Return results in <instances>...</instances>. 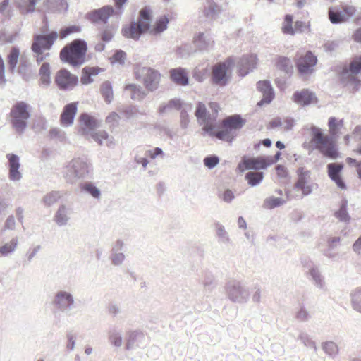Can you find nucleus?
Returning a JSON list of instances; mask_svg holds the SVG:
<instances>
[{
    "label": "nucleus",
    "mask_w": 361,
    "mask_h": 361,
    "mask_svg": "<svg viewBox=\"0 0 361 361\" xmlns=\"http://www.w3.org/2000/svg\"><path fill=\"white\" fill-rule=\"evenodd\" d=\"M343 125V120L337 121L335 117H330L328 121L330 136L324 135L322 130L315 126H311L310 127L311 141L314 144L315 149L319 150L324 157L332 160L337 159L340 155L334 140V137L338 134L339 128Z\"/></svg>",
    "instance_id": "nucleus-1"
},
{
    "label": "nucleus",
    "mask_w": 361,
    "mask_h": 361,
    "mask_svg": "<svg viewBox=\"0 0 361 361\" xmlns=\"http://www.w3.org/2000/svg\"><path fill=\"white\" fill-rule=\"evenodd\" d=\"M87 45L85 40L77 39L66 45L60 51V58L63 62L73 67H78L85 61Z\"/></svg>",
    "instance_id": "nucleus-2"
},
{
    "label": "nucleus",
    "mask_w": 361,
    "mask_h": 361,
    "mask_svg": "<svg viewBox=\"0 0 361 361\" xmlns=\"http://www.w3.org/2000/svg\"><path fill=\"white\" fill-rule=\"evenodd\" d=\"M80 122L84 126L82 128V134L90 136L99 145H106L111 147L114 145V138L109 135L105 130H99L94 132L93 130L99 126V123L93 116L87 113H83L80 116Z\"/></svg>",
    "instance_id": "nucleus-3"
},
{
    "label": "nucleus",
    "mask_w": 361,
    "mask_h": 361,
    "mask_svg": "<svg viewBox=\"0 0 361 361\" xmlns=\"http://www.w3.org/2000/svg\"><path fill=\"white\" fill-rule=\"evenodd\" d=\"M30 110V105L23 101L16 102L11 107L8 118L16 133L21 135L27 128L28 120L31 117Z\"/></svg>",
    "instance_id": "nucleus-4"
},
{
    "label": "nucleus",
    "mask_w": 361,
    "mask_h": 361,
    "mask_svg": "<svg viewBox=\"0 0 361 361\" xmlns=\"http://www.w3.org/2000/svg\"><path fill=\"white\" fill-rule=\"evenodd\" d=\"M93 171L92 164L85 157L73 159L67 165L65 176L68 181L73 183L77 179L88 178Z\"/></svg>",
    "instance_id": "nucleus-5"
},
{
    "label": "nucleus",
    "mask_w": 361,
    "mask_h": 361,
    "mask_svg": "<svg viewBox=\"0 0 361 361\" xmlns=\"http://www.w3.org/2000/svg\"><path fill=\"white\" fill-rule=\"evenodd\" d=\"M54 307L53 314L56 321H61V314H69L75 307V299L73 294L64 290H58L51 301Z\"/></svg>",
    "instance_id": "nucleus-6"
},
{
    "label": "nucleus",
    "mask_w": 361,
    "mask_h": 361,
    "mask_svg": "<svg viewBox=\"0 0 361 361\" xmlns=\"http://www.w3.org/2000/svg\"><path fill=\"white\" fill-rule=\"evenodd\" d=\"M150 22V10L145 7L140 11V18L137 23L132 22L129 26L123 28V35L128 38L138 39L142 33L149 30Z\"/></svg>",
    "instance_id": "nucleus-7"
},
{
    "label": "nucleus",
    "mask_w": 361,
    "mask_h": 361,
    "mask_svg": "<svg viewBox=\"0 0 361 361\" xmlns=\"http://www.w3.org/2000/svg\"><path fill=\"white\" fill-rule=\"evenodd\" d=\"M233 65L234 61L231 58L214 65L211 74L212 83L219 87L226 86L230 80L229 70Z\"/></svg>",
    "instance_id": "nucleus-8"
},
{
    "label": "nucleus",
    "mask_w": 361,
    "mask_h": 361,
    "mask_svg": "<svg viewBox=\"0 0 361 361\" xmlns=\"http://www.w3.org/2000/svg\"><path fill=\"white\" fill-rule=\"evenodd\" d=\"M227 297L233 302L244 304L250 298L249 288L242 282L236 280L229 281L226 286Z\"/></svg>",
    "instance_id": "nucleus-9"
},
{
    "label": "nucleus",
    "mask_w": 361,
    "mask_h": 361,
    "mask_svg": "<svg viewBox=\"0 0 361 361\" xmlns=\"http://www.w3.org/2000/svg\"><path fill=\"white\" fill-rule=\"evenodd\" d=\"M302 267L306 269V276L313 285L320 290H325L326 283L319 266L308 258L301 260Z\"/></svg>",
    "instance_id": "nucleus-10"
},
{
    "label": "nucleus",
    "mask_w": 361,
    "mask_h": 361,
    "mask_svg": "<svg viewBox=\"0 0 361 361\" xmlns=\"http://www.w3.org/2000/svg\"><path fill=\"white\" fill-rule=\"evenodd\" d=\"M135 74L137 79L142 78L143 83L149 91H154L158 88L160 74L157 71L148 67H142Z\"/></svg>",
    "instance_id": "nucleus-11"
},
{
    "label": "nucleus",
    "mask_w": 361,
    "mask_h": 361,
    "mask_svg": "<svg viewBox=\"0 0 361 361\" xmlns=\"http://www.w3.org/2000/svg\"><path fill=\"white\" fill-rule=\"evenodd\" d=\"M296 174L298 179L294 185L295 189L300 190L303 196L310 195L314 186H317L314 183H310L311 171L303 166H300L297 169Z\"/></svg>",
    "instance_id": "nucleus-12"
},
{
    "label": "nucleus",
    "mask_w": 361,
    "mask_h": 361,
    "mask_svg": "<svg viewBox=\"0 0 361 361\" xmlns=\"http://www.w3.org/2000/svg\"><path fill=\"white\" fill-rule=\"evenodd\" d=\"M58 37V32L52 31L48 35H36L32 44V51L34 53L43 52L44 50L51 49L52 45Z\"/></svg>",
    "instance_id": "nucleus-13"
},
{
    "label": "nucleus",
    "mask_w": 361,
    "mask_h": 361,
    "mask_svg": "<svg viewBox=\"0 0 361 361\" xmlns=\"http://www.w3.org/2000/svg\"><path fill=\"white\" fill-rule=\"evenodd\" d=\"M270 163H268L267 159L262 157H247L244 156L242 157L240 162L238 165V169L240 173H243L245 170H258L265 169Z\"/></svg>",
    "instance_id": "nucleus-14"
},
{
    "label": "nucleus",
    "mask_w": 361,
    "mask_h": 361,
    "mask_svg": "<svg viewBox=\"0 0 361 361\" xmlns=\"http://www.w3.org/2000/svg\"><path fill=\"white\" fill-rule=\"evenodd\" d=\"M55 82L60 90H68L78 85V78L76 75L71 74L68 70L63 68L56 73Z\"/></svg>",
    "instance_id": "nucleus-15"
},
{
    "label": "nucleus",
    "mask_w": 361,
    "mask_h": 361,
    "mask_svg": "<svg viewBox=\"0 0 361 361\" xmlns=\"http://www.w3.org/2000/svg\"><path fill=\"white\" fill-rule=\"evenodd\" d=\"M355 11V7L351 6H343L341 10L337 7H331L329 9V20L333 24L343 23L351 18Z\"/></svg>",
    "instance_id": "nucleus-16"
},
{
    "label": "nucleus",
    "mask_w": 361,
    "mask_h": 361,
    "mask_svg": "<svg viewBox=\"0 0 361 361\" xmlns=\"http://www.w3.org/2000/svg\"><path fill=\"white\" fill-rule=\"evenodd\" d=\"M317 62V56L312 51H308L304 56H301L297 59L295 64L300 74L308 75L314 71V67Z\"/></svg>",
    "instance_id": "nucleus-17"
},
{
    "label": "nucleus",
    "mask_w": 361,
    "mask_h": 361,
    "mask_svg": "<svg viewBox=\"0 0 361 361\" xmlns=\"http://www.w3.org/2000/svg\"><path fill=\"white\" fill-rule=\"evenodd\" d=\"M114 12V8L111 6H104L99 9L88 12L86 14V18L92 23L102 22L106 23Z\"/></svg>",
    "instance_id": "nucleus-18"
},
{
    "label": "nucleus",
    "mask_w": 361,
    "mask_h": 361,
    "mask_svg": "<svg viewBox=\"0 0 361 361\" xmlns=\"http://www.w3.org/2000/svg\"><path fill=\"white\" fill-rule=\"evenodd\" d=\"M326 168L330 179L336 184L338 188L343 190L345 189L346 185L341 176L343 164L342 163H330L327 165Z\"/></svg>",
    "instance_id": "nucleus-19"
},
{
    "label": "nucleus",
    "mask_w": 361,
    "mask_h": 361,
    "mask_svg": "<svg viewBox=\"0 0 361 361\" xmlns=\"http://www.w3.org/2000/svg\"><path fill=\"white\" fill-rule=\"evenodd\" d=\"M147 344V338L139 331H133L128 334L126 344V349L131 350L136 348H145Z\"/></svg>",
    "instance_id": "nucleus-20"
},
{
    "label": "nucleus",
    "mask_w": 361,
    "mask_h": 361,
    "mask_svg": "<svg viewBox=\"0 0 361 361\" xmlns=\"http://www.w3.org/2000/svg\"><path fill=\"white\" fill-rule=\"evenodd\" d=\"M257 88L262 94V99L257 103L258 106L269 104L274 98V91L269 80H260L257 83Z\"/></svg>",
    "instance_id": "nucleus-21"
},
{
    "label": "nucleus",
    "mask_w": 361,
    "mask_h": 361,
    "mask_svg": "<svg viewBox=\"0 0 361 361\" xmlns=\"http://www.w3.org/2000/svg\"><path fill=\"white\" fill-rule=\"evenodd\" d=\"M257 65V56L254 54H248L242 56L238 63V72L241 76H245L255 68Z\"/></svg>",
    "instance_id": "nucleus-22"
},
{
    "label": "nucleus",
    "mask_w": 361,
    "mask_h": 361,
    "mask_svg": "<svg viewBox=\"0 0 361 361\" xmlns=\"http://www.w3.org/2000/svg\"><path fill=\"white\" fill-rule=\"evenodd\" d=\"M6 157L8 160V178L12 181H18L22 178V174L19 171L20 166V158L14 154H8Z\"/></svg>",
    "instance_id": "nucleus-23"
},
{
    "label": "nucleus",
    "mask_w": 361,
    "mask_h": 361,
    "mask_svg": "<svg viewBox=\"0 0 361 361\" xmlns=\"http://www.w3.org/2000/svg\"><path fill=\"white\" fill-rule=\"evenodd\" d=\"M77 113V103L73 102L66 104L61 115V122L63 126H69L73 124L75 116Z\"/></svg>",
    "instance_id": "nucleus-24"
},
{
    "label": "nucleus",
    "mask_w": 361,
    "mask_h": 361,
    "mask_svg": "<svg viewBox=\"0 0 361 361\" xmlns=\"http://www.w3.org/2000/svg\"><path fill=\"white\" fill-rule=\"evenodd\" d=\"M72 213V209L65 204H61L55 213L54 221L59 226H66Z\"/></svg>",
    "instance_id": "nucleus-25"
},
{
    "label": "nucleus",
    "mask_w": 361,
    "mask_h": 361,
    "mask_svg": "<svg viewBox=\"0 0 361 361\" xmlns=\"http://www.w3.org/2000/svg\"><path fill=\"white\" fill-rule=\"evenodd\" d=\"M316 99L315 94L307 89L296 91L293 95V100L298 104L307 106Z\"/></svg>",
    "instance_id": "nucleus-26"
},
{
    "label": "nucleus",
    "mask_w": 361,
    "mask_h": 361,
    "mask_svg": "<svg viewBox=\"0 0 361 361\" xmlns=\"http://www.w3.org/2000/svg\"><path fill=\"white\" fill-rule=\"evenodd\" d=\"M245 123L246 121L239 114L228 116L223 120L224 126H228L235 132L241 129Z\"/></svg>",
    "instance_id": "nucleus-27"
},
{
    "label": "nucleus",
    "mask_w": 361,
    "mask_h": 361,
    "mask_svg": "<svg viewBox=\"0 0 361 361\" xmlns=\"http://www.w3.org/2000/svg\"><path fill=\"white\" fill-rule=\"evenodd\" d=\"M220 12L219 6L212 0H206L203 13L206 18L209 20L215 19Z\"/></svg>",
    "instance_id": "nucleus-28"
},
{
    "label": "nucleus",
    "mask_w": 361,
    "mask_h": 361,
    "mask_svg": "<svg viewBox=\"0 0 361 361\" xmlns=\"http://www.w3.org/2000/svg\"><path fill=\"white\" fill-rule=\"evenodd\" d=\"M18 245V239L17 237L11 238L7 243L0 246V256L8 257L15 252Z\"/></svg>",
    "instance_id": "nucleus-29"
},
{
    "label": "nucleus",
    "mask_w": 361,
    "mask_h": 361,
    "mask_svg": "<svg viewBox=\"0 0 361 361\" xmlns=\"http://www.w3.org/2000/svg\"><path fill=\"white\" fill-rule=\"evenodd\" d=\"M195 114L200 123L212 122L213 120L212 115L207 111L205 105L202 102H198Z\"/></svg>",
    "instance_id": "nucleus-30"
},
{
    "label": "nucleus",
    "mask_w": 361,
    "mask_h": 361,
    "mask_svg": "<svg viewBox=\"0 0 361 361\" xmlns=\"http://www.w3.org/2000/svg\"><path fill=\"white\" fill-rule=\"evenodd\" d=\"M194 43L200 50H207L212 46L213 42L203 32H200L194 37Z\"/></svg>",
    "instance_id": "nucleus-31"
},
{
    "label": "nucleus",
    "mask_w": 361,
    "mask_h": 361,
    "mask_svg": "<svg viewBox=\"0 0 361 361\" xmlns=\"http://www.w3.org/2000/svg\"><path fill=\"white\" fill-rule=\"evenodd\" d=\"M171 78L177 84L186 85L188 84V77L185 71L180 68L170 71Z\"/></svg>",
    "instance_id": "nucleus-32"
},
{
    "label": "nucleus",
    "mask_w": 361,
    "mask_h": 361,
    "mask_svg": "<svg viewBox=\"0 0 361 361\" xmlns=\"http://www.w3.org/2000/svg\"><path fill=\"white\" fill-rule=\"evenodd\" d=\"M80 190L94 199L101 197V190L92 182H85L80 184Z\"/></svg>",
    "instance_id": "nucleus-33"
},
{
    "label": "nucleus",
    "mask_w": 361,
    "mask_h": 361,
    "mask_svg": "<svg viewBox=\"0 0 361 361\" xmlns=\"http://www.w3.org/2000/svg\"><path fill=\"white\" fill-rule=\"evenodd\" d=\"M126 91H129L130 98L133 100H142L146 96L142 87L135 84H129L125 87Z\"/></svg>",
    "instance_id": "nucleus-34"
},
{
    "label": "nucleus",
    "mask_w": 361,
    "mask_h": 361,
    "mask_svg": "<svg viewBox=\"0 0 361 361\" xmlns=\"http://www.w3.org/2000/svg\"><path fill=\"white\" fill-rule=\"evenodd\" d=\"M169 22V18L166 16H161L157 20L153 27L149 30V32L154 35L161 33L167 28Z\"/></svg>",
    "instance_id": "nucleus-35"
},
{
    "label": "nucleus",
    "mask_w": 361,
    "mask_h": 361,
    "mask_svg": "<svg viewBox=\"0 0 361 361\" xmlns=\"http://www.w3.org/2000/svg\"><path fill=\"white\" fill-rule=\"evenodd\" d=\"M245 178L250 186L254 187L262 181L264 173L261 171H249L245 175Z\"/></svg>",
    "instance_id": "nucleus-36"
},
{
    "label": "nucleus",
    "mask_w": 361,
    "mask_h": 361,
    "mask_svg": "<svg viewBox=\"0 0 361 361\" xmlns=\"http://www.w3.org/2000/svg\"><path fill=\"white\" fill-rule=\"evenodd\" d=\"M182 107L181 101L178 99H172L167 104L160 105L159 111L160 114H164L172 109L180 110Z\"/></svg>",
    "instance_id": "nucleus-37"
},
{
    "label": "nucleus",
    "mask_w": 361,
    "mask_h": 361,
    "mask_svg": "<svg viewBox=\"0 0 361 361\" xmlns=\"http://www.w3.org/2000/svg\"><path fill=\"white\" fill-rule=\"evenodd\" d=\"M20 56V50L16 47H13L8 55V64L11 72L16 68L18 58Z\"/></svg>",
    "instance_id": "nucleus-38"
},
{
    "label": "nucleus",
    "mask_w": 361,
    "mask_h": 361,
    "mask_svg": "<svg viewBox=\"0 0 361 361\" xmlns=\"http://www.w3.org/2000/svg\"><path fill=\"white\" fill-rule=\"evenodd\" d=\"M215 227L218 241L223 244L229 243L230 238L228 232L225 229V227L219 222L215 224Z\"/></svg>",
    "instance_id": "nucleus-39"
},
{
    "label": "nucleus",
    "mask_w": 361,
    "mask_h": 361,
    "mask_svg": "<svg viewBox=\"0 0 361 361\" xmlns=\"http://www.w3.org/2000/svg\"><path fill=\"white\" fill-rule=\"evenodd\" d=\"M335 216L341 221L348 223L350 220L347 211V200H344L341 202L339 209L335 212Z\"/></svg>",
    "instance_id": "nucleus-40"
},
{
    "label": "nucleus",
    "mask_w": 361,
    "mask_h": 361,
    "mask_svg": "<svg viewBox=\"0 0 361 361\" xmlns=\"http://www.w3.org/2000/svg\"><path fill=\"white\" fill-rule=\"evenodd\" d=\"M109 341L115 347H121L123 343L121 332L116 329H110L109 331Z\"/></svg>",
    "instance_id": "nucleus-41"
},
{
    "label": "nucleus",
    "mask_w": 361,
    "mask_h": 361,
    "mask_svg": "<svg viewBox=\"0 0 361 361\" xmlns=\"http://www.w3.org/2000/svg\"><path fill=\"white\" fill-rule=\"evenodd\" d=\"M322 348L325 353L331 357L334 358L338 354V347L333 341H326L322 343Z\"/></svg>",
    "instance_id": "nucleus-42"
},
{
    "label": "nucleus",
    "mask_w": 361,
    "mask_h": 361,
    "mask_svg": "<svg viewBox=\"0 0 361 361\" xmlns=\"http://www.w3.org/2000/svg\"><path fill=\"white\" fill-rule=\"evenodd\" d=\"M101 93L107 103H110L113 99L112 85L109 81L104 82L101 85Z\"/></svg>",
    "instance_id": "nucleus-43"
},
{
    "label": "nucleus",
    "mask_w": 361,
    "mask_h": 361,
    "mask_svg": "<svg viewBox=\"0 0 361 361\" xmlns=\"http://www.w3.org/2000/svg\"><path fill=\"white\" fill-rule=\"evenodd\" d=\"M293 16L287 14L285 16L284 21L282 24V31L286 35H295V30L293 27Z\"/></svg>",
    "instance_id": "nucleus-44"
},
{
    "label": "nucleus",
    "mask_w": 361,
    "mask_h": 361,
    "mask_svg": "<svg viewBox=\"0 0 361 361\" xmlns=\"http://www.w3.org/2000/svg\"><path fill=\"white\" fill-rule=\"evenodd\" d=\"M77 337V334L72 331L66 333V349L68 352L70 353L74 350L76 345Z\"/></svg>",
    "instance_id": "nucleus-45"
},
{
    "label": "nucleus",
    "mask_w": 361,
    "mask_h": 361,
    "mask_svg": "<svg viewBox=\"0 0 361 361\" xmlns=\"http://www.w3.org/2000/svg\"><path fill=\"white\" fill-rule=\"evenodd\" d=\"M81 28L78 25H73L67 26L60 30L59 33H58V37H59L60 39H63L71 34L79 32Z\"/></svg>",
    "instance_id": "nucleus-46"
},
{
    "label": "nucleus",
    "mask_w": 361,
    "mask_h": 361,
    "mask_svg": "<svg viewBox=\"0 0 361 361\" xmlns=\"http://www.w3.org/2000/svg\"><path fill=\"white\" fill-rule=\"evenodd\" d=\"M276 66L279 69L286 73H290L292 69L290 60L284 56H280L278 58L276 61Z\"/></svg>",
    "instance_id": "nucleus-47"
},
{
    "label": "nucleus",
    "mask_w": 361,
    "mask_h": 361,
    "mask_svg": "<svg viewBox=\"0 0 361 361\" xmlns=\"http://www.w3.org/2000/svg\"><path fill=\"white\" fill-rule=\"evenodd\" d=\"M61 197V195L58 191H52L43 197V202L45 206L51 207L54 203H56L58 200Z\"/></svg>",
    "instance_id": "nucleus-48"
},
{
    "label": "nucleus",
    "mask_w": 361,
    "mask_h": 361,
    "mask_svg": "<svg viewBox=\"0 0 361 361\" xmlns=\"http://www.w3.org/2000/svg\"><path fill=\"white\" fill-rule=\"evenodd\" d=\"M284 203V200L279 197H271L267 198L264 202V207L267 209H273Z\"/></svg>",
    "instance_id": "nucleus-49"
},
{
    "label": "nucleus",
    "mask_w": 361,
    "mask_h": 361,
    "mask_svg": "<svg viewBox=\"0 0 361 361\" xmlns=\"http://www.w3.org/2000/svg\"><path fill=\"white\" fill-rule=\"evenodd\" d=\"M298 339L307 347L312 348L315 353L317 351V348L314 341H313L305 332H300Z\"/></svg>",
    "instance_id": "nucleus-50"
},
{
    "label": "nucleus",
    "mask_w": 361,
    "mask_h": 361,
    "mask_svg": "<svg viewBox=\"0 0 361 361\" xmlns=\"http://www.w3.org/2000/svg\"><path fill=\"white\" fill-rule=\"evenodd\" d=\"M349 71L351 74H357L361 71V55L355 56L349 64Z\"/></svg>",
    "instance_id": "nucleus-51"
},
{
    "label": "nucleus",
    "mask_w": 361,
    "mask_h": 361,
    "mask_svg": "<svg viewBox=\"0 0 361 361\" xmlns=\"http://www.w3.org/2000/svg\"><path fill=\"white\" fill-rule=\"evenodd\" d=\"M109 59L111 63H117L123 65L126 59V54L123 50H117Z\"/></svg>",
    "instance_id": "nucleus-52"
},
{
    "label": "nucleus",
    "mask_w": 361,
    "mask_h": 361,
    "mask_svg": "<svg viewBox=\"0 0 361 361\" xmlns=\"http://www.w3.org/2000/svg\"><path fill=\"white\" fill-rule=\"evenodd\" d=\"M212 136H214L222 141H225L229 143H231L234 140L233 135H228V134H227L223 128L212 133Z\"/></svg>",
    "instance_id": "nucleus-53"
},
{
    "label": "nucleus",
    "mask_w": 361,
    "mask_h": 361,
    "mask_svg": "<svg viewBox=\"0 0 361 361\" xmlns=\"http://www.w3.org/2000/svg\"><path fill=\"white\" fill-rule=\"evenodd\" d=\"M125 259V255L123 252H111V264L114 266H119L122 264Z\"/></svg>",
    "instance_id": "nucleus-54"
},
{
    "label": "nucleus",
    "mask_w": 361,
    "mask_h": 361,
    "mask_svg": "<svg viewBox=\"0 0 361 361\" xmlns=\"http://www.w3.org/2000/svg\"><path fill=\"white\" fill-rule=\"evenodd\" d=\"M204 164L208 169H212L214 168L219 162V159L216 155H210L206 157L203 160Z\"/></svg>",
    "instance_id": "nucleus-55"
},
{
    "label": "nucleus",
    "mask_w": 361,
    "mask_h": 361,
    "mask_svg": "<svg viewBox=\"0 0 361 361\" xmlns=\"http://www.w3.org/2000/svg\"><path fill=\"white\" fill-rule=\"evenodd\" d=\"M202 284L204 288L212 289L215 285L214 276L212 274H206L202 280Z\"/></svg>",
    "instance_id": "nucleus-56"
},
{
    "label": "nucleus",
    "mask_w": 361,
    "mask_h": 361,
    "mask_svg": "<svg viewBox=\"0 0 361 361\" xmlns=\"http://www.w3.org/2000/svg\"><path fill=\"white\" fill-rule=\"evenodd\" d=\"M80 82L83 85H88L93 82V79L92 78L91 73L89 71L87 67H85L82 69V76L80 78Z\"/></svg>",
    "instance_id": "nucleus-57"
},
{
    "label": "nucleus",
    "mask_w": 361,
    "mask_h": 361,
    "mask_svg": "<svg viewBox=\"0 0 361 361\" xmlns=\"http://www.w3.org/2000/svg\"><path fill=\"white\" fill-rule=\"evenodd\" d=\"M114 32L110 28L104 29L100 34V38L104 42H109L114 37Z\"/></svg>",
    "instance_id": "nucleus-58"
},
{
    "label": "nucleus",
    "mask_w": 361,
    "mask_h": 361,
    "mask_svg": "<svg viewBox=\"0 0 361 361\" xmlns=\"http://www.w3.org/2000/svg\"><path fill=\"white\" fill-rule=\"evenodd\" d=\"M30 66V62L27 58L25 56H21L20 59V64L18 66V72L24 75L27 67Z\"/></svg>",
    "instance_id": "nucleus-59"
},
{
    "label": "nucleus",
    "mask_w": 361,
    "mask_h": 361,
    "mask_svg": "<svg viewBox=\"0 0 361 361\" xmlns=\"http://www.w3.org/2000/svg\"><path fill=\"white\" fill-rule=\"evenodd\" d=\"M310 317L309 313L305 307H301L296 313V318L300 322L307 321Z\"/></svg>",
    "instance_id": "nucleus-60"
},
{
    "label": "nucleus",
    "mask_w": 361,
    "mask_h": 361,
    "mask_svg": "<svg viewBox=\"0 0 361 361\" xmlns=\"http://www.w3.org/2000/svg\"><path fill=\"white\" fill-rule=\"evenodd\" d=\"M180 126L182 128H186L188 126L190 119L189 116L185 109H181L180 114Z\"/></svg>",
    "instance_id": "nucleus-61"
},
{
    "label": "nucleus",
    "mask_w": 361,
    "mask_h": 361,
    "mask_svg": "<svg viewBox=\"0 0 361 361\" xmlns=\"http://www.w3.org/2000/svg\"><path fill=\"white\" fill-rule=\"evenodd\" d=\"M221 199L226 203H231L235 198L233 192L230 189H226L221 195Z\"/></svg>",
    "instance_id": "nucleus-62"
},
{
    "label": "nucleus",
    "mask_w": 361,
    "mask_h": 361,
    "mask_svg": "<svg viewBox=\"0 0 361 361\" xmlns=\"http://www.w3.org/2000/svg\"><path fill=\"white\" fill-rule=\"evenodd\" d=\"M16 221L13 215L8 216L4 223V230H14Z\"/></svg>",
    "instance_id": "nucleus-63"
},
{
    "label": "nucleus",
    "mask_w": 361,
    "mask_h": 361,
    "mask_svg": "<svg viewBox=\"0 0 361 361\" xmlns=\"http://www.w3.org/2000/svg\"><path fill=\"white\" fill-rule=\"evenodd\" d=\"M108 312L113 317H116L120 312V307L115 303H110L108 306Z\"/></svg>",
    "instance_id": "nucleus-64"
}]
</instances>
